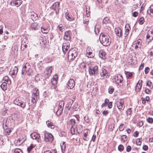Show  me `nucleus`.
Here are the masks:
<instances>
[{
  "mask_svg": "<svg viewBox=\"0 0 153 153\" xmlns=\"http://www.w3.org/2000/svg\"><path fill=\"white\" fill-rule=\"evenodd\" d=\"M100 43L104 46H109L111 43V39L106 33H102L100 34Z\"/></svg>",
  "mask_w": 153,
  "mask_h": 153,
  "instance_id": "nucleus-1",
  "label": "nucleus"
},
{
  "mask_svg": "<svg viewBox=\"0 0 153 153\" xmlns=\"http://www.w3.org/2000/svg\"><path fill=\"white\" fill-rule=\"evenodd\" d=\"M33 74V71L29 64L26 63L23 67L22 71L21 74L23 76H25L27 75L29 76H31Z\"/></svg>",
  "mask_w": 153,
  "mask_h": 153,
  "instance_id": "nucleus-2",
  "label": "nucleus"
},
{
  "mask_svg": "<svg viewBox=\"0 0 153 153\" xmlns=\"http://www.w3.org/2000/svg\"><path fill=\"white\" fill-rule=\"evenodd\" d=\"M13 102L15 104L20 106L23 109L25 107L26 102L24 100L23 98L22 97L16 99L14 100Z\"/></svg>",
  "mask_w": 153,
  "mask_h": 153,
  "instance_id": "nucleus-3",
  "label": "nucleus"
},
{
  "mask_svg": "<svg viewBox=\"0 0 153 153\" xmlns=\"http://www.w3.org/2000/svg\"><path fill=\"white\" fill-rule=\"evenodd\" d=\"M39 99V93L38 89L36 88H35L32 95L31 102L33 103L36 104Z\"/></svg>",
  "mask_w": 153,
  "mask_h": 153,
  "instance_id": "nucleus-4",
  "label": "nucleus"
},
{
  "mask_svg": "<svg viewBox=\"0 0 153 153\" xmlns=\"http://www.w3.org/2000/svg\"><path fill=\"white\" fill-rule=\"evenodd\" d=\"M116 104L118 110L122 112L123 111L125 106L124 105V101L122 99H120V101L117 102Z\"/></svg>",
  "mask_w": 153,
  "mask_h": 153,
  "instance_id": "nucleus-5",
  "label": "nucleus"
},
{
  "mask_svg": "<svg viewBox=\"0 0 153 153\" xmlns=\"http://www.w3.org/2000/svg\"><path fill=\"white\" fill-rule=\"evenodd\" d=\"M44 140L46 142H52L53 140V137L51 133L45 131L44 133Z\"/></svg>",
  "mask_w": 153,
  "mask_h": 153,
  "instance_id": "nucleus-6",
  "label": "nucleus"
},
{
  "mask_svg": "<svg viewBox=\"0 0 153 153\" xmlns=\"http://www.w3.org/2000/svg\"><path fill=\"white\" fill-rule=\"evenodd\" d=\"M77 51V50L76 48H73L70 50L68 53V57L71 56V59H74L75 58L78 54Z\"/></svg>",
  "mask_w": 153,
  "mask_h": 153,
  "instance_id": "nucleus-7",
  "label": "nucleus"
},
{
  "mask_svg": "<svg viewBox=\"0 0 153 153\" xmlns=\"http://www.w3.org/2000/svg\"><path fill=\"white\" fill-rule=\"evenodd\" d=\"M64 104L65 102L63 101L59 102L58 105V108L56 112L57 115L59 116L61 114L62 112Z\"/></svg>",
  "mask_w": 153,
  "mask_h": 153,
  "instance_id": "nucleus-8",
  "label": "nucleus"
},
{
  "mask_svg": "<svg viewBox=\"0 0 153 153\" xmlns=\"http://www.w3.org/2000/svg\"><path fill=\"white\" fill-rule=\"evenodd\" d=\"M98 67L97 66H90L89 68V72L91 75H94L97 74L98 73Z\"/></svg>",
  "mask_w": 153,
  "mask_h": 153,
  "instance_id": "nucleus-9",
  "label": "nucleus"
},
{
  "mask_svg": "<svg viewBox=\"0 0 153 153\" xmlns=\"http://www.w3.org/2000/svg\"><path fill=\"white\" fill-rule=\"evenodd\" d=\"M50 8L55 11L56 13L57 14L59 12V3L56 2L53 4Z\"/></svg>",
  "mask_w": 153,
  "mask_h": 153,
  "instance_id": "nucleus-10",
  "label": "nucleus"
},
{
  "mask_svg": "<svg viewBox=\"0 0 153 153\" xmlns=\"http://www.w3.org/2000/svg\"><path fill=\"white\" fill-rule=\"evenodd\" d=\"M147 40H149L148 42H151L153 39V29H152L149 30L147 35L146 36Z\"/></svg>",
  "mask_w": 153,
  "mask_h": 153,
  "instance_id": "nucleus-11",
  "label": "nucleus"
},
{
  "mask_svg": "<svg viewBox=\"0 0 153 153\" xmlns=\"http://www.w3.org/2000/svg\"><path fill=\"white\" fill-rule=\"evenodd\" d=\"M69 42L68 41H65L63 43L62 46V49L64 53H66L69 47Z\"/></svg>",
  "mask_w": 153,
  "mask_h": 153,
  "instance_id": "nucleus-12",
  "label": "nucleus"
},
{
  "mask_svg": "<svg viewBox=\"0 0 153 153\" xmlns=\"http://www.w3.org/2000/svg\"><path fill=\"white\" fill-rule=\"evenodd\" d=\"M67 88L70 89L73 88L75 85V82L74 80L72 79H69L67 83Z\"/></svg>",
  "mask_w": 153,
  "mask_h": 153,
  "instance_id": "nucleus-13",
  "label": "nucleus"
},
{
  "mask_svg": "<svg viewBox=\"0 0 153 153\" xmlns=\"http://www.w3.org/2000/svg\"><path fill=\"white\" fill-rule=\"evenodd\" d=\"M52 67L51 66H48L46 68V71L45 72V77L46 78H48L51 75L52 72Z\"/></svg>",
  "mask_w": 153,
  "mask_h": 153,
  "instance_id": "nucleus-14",
  "label": "nucleus"
},
{
  "mask_svg": "<svg viewBox=\"0 0 153 153\" xmlns=\"http://www.w3.org/2000/svg\"><path fill=\"white\" fill-rule=\"evenodd\" d=\"M114 79L117 84L121 83L123 80L122 76L120 74H117L115 76Z\"/></svg>",
  "mask_w": 153,
  "mask_h": 153,
  "instance_id": "nucleus-15",
  "label": "nucleus"
},
{
  "mask_svg": "<svg viewBox=\"0 0 153 153\" xmlns=\"http://www.w3.org/2000/svg\"><path fill=\"white\" fill-rule=\"evenodd\" d=\"M108 73L107 72L106 70L104 68H102L100 72L101 78L100 79H103L107 77Z\"/></svg>",
  "mask_w": 153,
  "mask_h": 153,
  "instance_id": "nucleus-16",
  "label": "nucleus"
},
{
  "mask_svg": "<svg viewBox=\"0 0 153 153\" xmlns=\"http://www.w3.org/2000/svg\"><path fill=\"white\" fill-rule=\"evenodd\" d=\"M71 33V31L70 30L66 31L65 33V34L64 36V39L67 41L71 39L70 34Z\"/></svg>",
  "mask_w": 153,
  "mask_h": 153,
  "instance_id": "nucleus-17",
  "label": "nucleus"
},
{
  "mask_svg": "<svg viewBox=\"0 0 153 153\" xmlns=\"http://www.w3.org/2000/svg\"><path fill=\"white\" fill-rule=\"evenodd\" d=\"M115 33L116 35L119 37H121L122 36L123 33L122 30L120 27H117L114 29Z\"/></svg>",
  "mask_w": 153,
  "mask_h": 153,
  "instance_id": "nucleus-18",
  "label": "nucleus"
},
{
  "mask_svg": "<svg viewBox=\"0 0 153 153\" xmlns=\"http://www.w3.org/2000/svg\"><path fill=\"white\" fill-rule=\"evenodd\" d=\"M22 1L21 0H17L16 1H13L10 3V4L11 5L16 6L17 7L19 6L22 3Z\"/></svg>",
  "mask_w": 153,
  "mask_h": 153,
  "instance_id": "nucleus-19",
  "label": "nucleus"
},
{
  "mask_svg": "<svg viewBox=\"0 0 153 153\" xmlns=\"http://www.w3.org/2000/svg\"><path fill=\"white\" fill-rule=\"evenodd\" d=\"M18 68L16 67H14V68L11 69L10 71V74L13 77L15 76L18 72Z\"/></svg>",
  "mask_w": 153,
  "mask_h": 153,
  "instance_id": "nucleus-20",
  "label": "nucleus"
},
{
  "mask_svg": "<svg viewBox=\"0 0 153 153\" xmlns=\"http://www.w3.org/2000/svg\"><path fill=\"white\" fill-rule=\"evenodd\" d=\"M30 136L33 139H35L39 142L38 140L39 138L40 137L39 134L36 132H33L30 134Z\"/></svg>",
  "mask_w": 153,
  "mask_h": 153,
  "instance_id": "nucleus-21",
  "label": "nucleus"
},
{
  "mask_svg": "<svg viewBox=\"0 0 153 153\" xmlns=\"http://www.w3.org/2000/svg\"><path fill=\"white\" fill-rule=\"evenodd\" d=\"M130 29V27L129 25H126L125 27V33L124 34L125 37H126L128 34Z\"/></svg>",
  "mask_w": 153,
  "mask_h": 153,
  "instance_id": "nucleus-22",
  "label": "nucleus"
},
{
  "mask_svg": "<svg viewBox=\"0 0 153 153\" xmlns=\"http://www.w3.org/2000/svg\"><path fill=\"white\" fill-rule=\"evenodd\" d=\"M142 80H141L140 81L139 80L137 83L136 86L135 90L136 91L139 92L140 91L142 87Z\"/></svg>",
  "mask_w": 153,
  "mask_h": 153,
  "instance_id": "nucleus-23",
  "label": "nucleus"
},
{
  "mask_svg": "<svg viewBox=\"0 0 153 153\" xmlns=\"http://www.w3.org/2000/svg\"><path fill=\"white\" fill-rule=\"evenodd\" d=\"M19 117V115L17 114L13 113L11 115L10 117L11 119H12L13 121H17L18 120Z\"/></svg>",
  "mask_w": 153,
  "mask_h": 153,
  "instance_id": "nucleus-24",
  "label": "nucleus"
},
{
  "mask_svg": "<svg viewBox=\"0 0 153 153\" xmlns=\"http://www.w3.org/2000/svg\"><path fill=\"white\" fill-rule=\"evenodd\" d=\"M133 45L135 44V48L136 49H137L139 48H140V46L142 44V41L140 39H139L136 42H135L133 43Z\"/></svg>",
  "mask_w": 153,
  "mask_h": 153,
  "instance_id": "nucleus-25",
  "label": "nucleus"
},
{
  "mask_svg": "<svg viewBox=\"0 0 153 153\" xmlns=\"http://www.w3.org/2000/svg\"><path fill=\"white\" fill-rule=\"evenodd\" d=\"M30 27L32 29L34 30H38L39 28V26L38 23L36 22H34L31 24Z\"/></svg>",
  "mask_w": 153,
  "mask_h": 153,
  "instance_id": "nucleus-26",
  "label": "nucleus"
},
{
  "mask_svg": "<svg viewBox=\"0 0 153 153\" xmlns=\"http://www.w3.org/2000/svg\"><path fill=\"white\" fill-rule=\"evenodd\" d=\"M106 53L105 52L102 50H101L100 51L99 53V56L102 59H106L105 58Z\"/></svg>",
  "mask_w": 153,
  "mask_h": 153,
  "instance_id": "nucleus-27",
  "label": "nucleus"
},
{
  "mask_svg": "<svg viewBox=\"0 0 153 153\" xmlns=\"http://www.w3.org/2000/svg\"><path fill=\"white\" fill-rule=\"evenodd\" d=\"M30 18L33 21L37 20L38 19L37 15L34 12L31 13Z\"/></svg>",
  "mask_w": 153,
  "mask_h": 153,
  "instance_id": "nucleus-28",
  "label": "nucleus"
},
{
  "mask_svg": "<svg viewBox=\"0 0 153 153\" xmlns=\"http://www.w3.org/2000/svg\"><path fill=\"white\" fill-rule=\"evenodd\" d=\"M46 124L47 126L50 128L53 129L54 128L55 126L54 125L53 123L50 120H48L46 121Z\"/></svg>",
  "mask_w": 153,
  "mask_h": 153,
  "instance_id": "nucleus-29",
  "label": "nucleus"
},
{
  "mask_svg": "<svg viewBox=\"0 0 153 153\" xmlns=\"http://www.w3.org/2000/svg\"><path fill=\"white\" fill-rule=\"evenodd\" d=\"M9 121H7V119H4L3 122V128H4V127L5 128L9 127Z\"/></svg>",
  "mask_w": 153,
  "mask_h": 153,
  "instance_id": "nucleus-30",
  "label": "nucleus"
},
{
  "mask_svg": "<svg viewBox=\"0 0 153 153\" xmlns=\"http://www.w3.org/2000/svg\"><path fill=\"white\" fill-rule=\"evenodd\" d=\"M82 128L81 126L80 125H76V133L78 134L82 131Z\"/></svg>",
  "mask_w": 153,
  "mask_h": 153,
  "instance_id": "nucleus-31",
  "label": "nucleus"
},
{
  "mask_svg": "<svg viewBox=\"0 0 153 153\" xmlns=\"http://www.w3.org/2000/svg\"><path fill=\"white\" fill-rule=\"evenodd\" d=\"M68 124L69 125V126L71 127H74L75 124V120L74 119H71Z\"/></svg>",
  "mask_w": 153,
  "mask_h": 153,
  "instance_id": "nucleus-32",
  "label": "nucleus"
},
{
  "mask_svg": "<svg viewBox=\"0 0 153 153\" xmlns=\"http://www.w3.org/2000/svg\"><path fill=\"white\" fill-rule=\"evenodd\" d=\"M4 130V133L7 135H9L11 132V129L9 128V127L5 128L4 127L3 128Z\"/></svg>",
  "mask_w": 153,
  "mask_h": 153,
  "instance_id": "nucleus-33",
  "label": "nucleus"
},
{
  "mask_svg": "<svg viewBox=\"0 0 153 153\" xmlns=\"http://www.w3.org/2000/svg\"><path fill=\"white\" fill-rule=\"evenodd\" d=\"M80 68L82 71L85 70L86 64L84 62L81 63L79 65Z\"/></svg>",
  "mask_w": 153,
  "mask_h": 153,
  "instance_id": "nucleus-34",
  "label": "nucleus"
},
{
  "mask_svg": "<svg viewBox=\"0 0 153 153\" xmlns=\"http://www.w3.org/2000/svg\"><path fill=\"white\" fill-rule=\"evenodd\" d=\"M1 89L4 91H5L7 89V84L5 82H3L0 86Z\"/></svg>",
  "mask_w": 153,
  "mask_h": 153,
  "instance_id": "nucleus-35",
  "label": "nucleus"
},
{
  "mask_svg": "<svg viewBox=\"0 0 153 153\" xmlns=\"http://www.w3.org/2000/svg\"><path fill=\"white\" fill-rule=\"evenodd\" d=\"M110 22V20H109V18L107 17L105 18L102 21L103 23V24H105V25L109 23Z\"/></svg>",
  "mask_w": 153,
  "mask_h": 153,
  "instance_id": "nucleus-36",
  "label": "nucleus"
},
{
  "mask_svg": "<svg viewBox=\"0 0 153 153\" xmlns=\"http://www.w3.org/2000/svg\"><path fill=\"white\" fill-rule=\"evenodd\" d=\"M86 56L89 58H93L94 56V54L93 51L88 52V53H86Z\"/></svg>",
  "mask_w": 153,
  "mask_h": 153,
  "instance_id": "nucleus-37",
  "label": "nucleus"
},
{
  "mask_svg": "<svg viewBox=\"0 0 153 153\" xmlns=\"http://www.w3.org/2000/svg\"><path fill=\"white\" fill-rule=\"evenodd\" d=\"M65 17L69 21H72L74 20V18L73 17H70L68 16V12H66L65 14Z\"/></svg>",
  "mask_w": 153,
  "mask_h": 153,
  "instance_id": "nucleus-38",
  "label": "nucleus"
},
{
  "mask_svg": "<svg viewBox=\"0 0 153 153\" xmlns=\"http://www.w3.org/2000/svg\"><path fill=\"white\" fill-rule=\"evenodd\" d=\"M125 74L126 75V77H128V79H131L132 78V73L125 71Z\"/></svg>",
  "mask_w": 153,
  "mask_h": 153,
  "instance_id": "nucleus-39",
  "label": "nucleus"
},
{
  "mask_svg": "<svg viewBox=\"0 0 153 153\" xmlns=\"http://www.w3.org/2000/svg\"><path fill=\"white\" fill-rule=\"evenodd\" d=\"M60 146L62 152L64 153V152L65 151V142H63L62 144H61Z\"/></svg>",
  "mask_w": 153,
  "mask_h": 153,
  "instance_id": "nucleus-40",
  "label": "nucleus"
},
{
  "mask_svg": "<svg viewBox=\"0 0 153 153\" xmlns=\"http://www.w3.org/2000/svg\"><path fill=\"white\" fill-rule=\"evenodd\" d=\"M71 127V132L72 134H76V128H75L74 127Z\"/></svg>",
  "mask_w": 153,
  "mask_h": 153,
  "instance_id": "nucleus-41",
  "label": "nucleus"
},
{
  "mask_svg": "<svg viewBox=\"0 0 153 153\" xmlns=\"http://www.w3.org/2000/svg\"><path fill=\"white\" fill-rule=\"evenodd\" d=\"M146 85L149 86L151 88H153V85L152 82L150 81H148L146 82Z\"/></svg>",
  "mask_w": 153,
  "mask_h": 153,
  "instance_id": "nucleus-42",
  "label": "nucleus"
},
{
  "mask_svg": "<svg viewBox=\"0 0 153 153\" xmlns=\"http://www.w3.org/2000/svg\"><path fill=\"white\" fill-rule=\"evenodd\" d=\"M58 28L59 30L61 32H63L65 29L64 26L62 24L59 25L58 27Z\"/></svg>",
  "mask_w": 153,
  "mask_h": 153,
  "instance_id": "nucleus-43",
  "label": "nucleus"
},
{
  "mask_svg": "<svg viewBox=\"0 0 153 153\" xmlns=\"http://www.w3.org/2000/svg\"><path fill=\"white\" fill-rule=\"evenodd\" d=\"M41 30L43 33H47L48 32V29L45 27H41Z\"/></svg>",
  "mask_w": 153,
  "mask_h": 153,
  "instance_id": "nucleus-44",
  "label": "nucleus"
},
{
  "mask_svg": "<svg viewBox=\"0 0 153 153\" xmlns=\"http://www.w3.org/2000/svg\"><path fill=\"white\" fill-rule=\"evenodd\" d=\"M144 19L143 17L140 18L138 20V22L140 25H142L144 22Z\"/></svg>",
  "mask_w": 153,
  "mask_h": 153,
  "instance_id": "nucleus-45",
  "label": "nucleus"
},
{
  "mask_svg": "<svg viewBox=\"0 0 153 153\" xmlns=\"http://www.w3.org/2000/svg\"><path fill=\"white\" fill-rule=\"evenodd\" d=\"M131 108H129L127 109V110L126 111V115L128 116V115H131Z\"/></svg>",
  "mask_w": 153,
  "mask_h": 153,
  "instance_id": "nucleus-46",
  "label": "nucleus"
},
{
  "mask_svg": "<svg viewBox=\"0 0 153 153\" xmlns=\"http://www.w3.org/2000/svg\"><path fill=\"white\" fill-rule=\"evenodd\" d=\"M25 141V140H23L22 141L21 139L19 138L18 140H17L16 144L18 145H20L22 143Z\"/></svg>",
  "mask_w": 153,
  "mask_h": 153,
  "instance_id": "nucleus-47",
  "label": "nucleus"
},
{
  "mask_svg": "<svg viewBox=\"0 0 153 153\" xmlns=\"http://www.w3.org/2000/svg\"><path fill=\"white\" fill-rule=\"evenodd\" d=\"M146 121L152 124L153 123V118L152 117H149L146 119Z\"/></svg>",
  "mask_w": 153,
  "mask_h": 153,
  "instance_id": "nucleus-48",
  "label": "nucleus"
},
{
  "mask_svg": "<svg viewBox=\"0 0 153 153\" xmlns=\"http://www.w3.org/2000/svg\"><path fill=\"white\" fill-rule=\"evenodd\" d=\"M124 149V146L122 145H120L118 146V150L120 152H122L123 150Z\"/></svg>",
  "mask_w": 153,
  "mask_h": 153,
  "instance_id": "nucleus-49",
  "label": "nucleus"
},
{
  "mask_svg": "<svg viewBox=\"0 0 153 153\" xmlns=\"http://www.w3.org/2000/svg\"><path fill=\"white\" fill-rule=\"evenodd\" d=\"M14 152L15 153H22V151L20 149H16L14 150Z\"/></svg>",
  "mask_w": 153,
  "mask_h": 153,
  "instance_id": "nucleus-50",
  "label": "nucleus"
},
{
  "mask_svg": "<svg viewBox=\"0 0 153 153\" xmlns=\"http://www.w3.org/2000/svg\"><path fill=\"white\" fill-rule=\"evenodd\" d=\"M127 136L125 135H123L121 136V140L124 142L127 140Z\"/></svg>",
  "mask_w": 153,
  "mask_h": 153,
  "instance_id": "nucleus-51",
  "label": "nucleus"
},
{
  "mask_svg": "<svg viewBox=\"0 0 153 153\" xmlns=\"http://www.w3.org/2000/svg\"><path fill=\"white\" fill-rule=\"evenodd\" d=\"M119 130L120 131H123L125 128L124 125L123 124H121L119 127Z\"/></svg>",
  "mask_w": 153,
  "mask_h": 153,
  "instance_id": "nucleus-52",
  "label": "nucleus"
},
{
  "mask_svg": "<svg viewBox=\"0 0 153 153\" xmlns=\"http://www.w3.org/2000/svg\"><path fill=\"white\" fill-rule=\"evenodd\" d=\"M73 103V101L72 100L70 99L69 100V104L68 106V107H70L69 108H68L69 110L70 109V108H71V105Z\"/></svg>",
  "mask_w": 153,
  "mask_h": 153,
  "instance_id": "nucleus-53",
  "label": "nucleus"
},
{
  "mask_svg": "<svg viewBox=\"0 0 153 153\" xmlns=\"http://www.w3.org/2000/svg\"><path fill=\"white\" fill-rule=\"evenodd\" d=\"M114 89L112 87H110L108 88V92L110 94H112L114 91Z\"/></svg>",
  "mask_w": 153,
  "mask_h": 153,
  "instance_id": "nucleus-54",
  "label": "nucleus"
},
{
  "mask_svg": "<svg viewBox=\"0 0 153 153\" xmlns=\"http://www.w3.org/2000/svg\"><path fill=\"white\" fill-rule=\"evenodd\" d=\"M33 148V145L32 144H31L30 146L27 148V151L28 152H30L31 150Z\"/></svg>",
  "mask_w": 153,
  "mask_h": 153,
  "instance_id": "nucleus-55",
  "label": "nucleus"
},
{
  "mask_svg": "<svg viewBox=\"0 0 153 153\" xmlns=\"http://www.w3.org/2000/svg\"><path fill=\"white\" fill-rule=\"evenodd\" d=\"M149 10H150V13L153 14V5H152L150 6V7H149V9L147 11H148Z\"/></svg>",
  "mask_w": 153,
  "mask_h": 153,
  "instance_id": "nucleus-56",
  "label": "nucleus"
},
{
  "mask_svg": "<svg viewBox=\"0 0 153 153\" xmlns=\"http://www.w3.org/2000/svg\"><path fill=\"white\" fill-rule=\"evenodd\" d=\"M143 124V123L142 121H139L137 124V126L139 127L142 126Z\"/></svg>",
  "mask_w": 153,
  "mask_h": 153,
  "instance_id": "nucleus-57",
  "label": "nucleus"
},
{
  "mask_svg": "<svg viewBox=\"0 0 153 153\" xmlns=\"http://www.w3.org/2000/svg\"><path fill=\"white\" fill-rule=\"evenodd\" d=\"M140 139H137L136 141V143L137 145L140 146L141 144V142L140 141Z\"/></svg>",
  "mask_w": 153,
  "mask_h": 153,
  "instance_id": "nucleus-58",
  "label": "nucleus"
},
{
  "mask_svg": "<svg viewBox=\"0 0 153 153\" xmlns=\"http://www.w3.org/2000/svg\"><path fill=\"white\" fill-rule=\"evenodd\" d=\"M57 80L54 79H51V82H52V83L53 85H55L57 83Z\"/></svg>",
  "mask_w": 153,
  "mask_h": 153,
  "instance_id": "nucleus-59",
  "label": "nucleus"
},
{
  "mask_svg": "<svg viewBox=\"0 0 153 153\" xmlns=\"http://www.w3.org/2000/svg\"><path fill=\"white\" fill-rule=\"evenodd\" d=\"M131 146L129 145L128 146H127L126 148V150L127 152H129L131 151Z\"/></svg>",
  "mask_w": 153,
  "mask_h": 153,
  "instance_id": "nucleus-60",
  "label": "nucleus"
},
{
  "mask_svg": "<svg viewBox=\"0 0 153 153\" xmlns=\"http://www.w3.org/2000/svg\"><path fill=\"white\" fill-rule=\"evenodd\" d=\"M49 94V92L48 91H45L43 94V95L45 97H46L47 96H48V94Z\"/></svg>",
  "mask_w": 153,
  "mask_h": 153,
  "instance_id": "nucleus-61",
  "label": "nucleus"
},
{
  "mask_svg": "<svg viewBox=\"0 0 153 153\" xmlns=\"http://www.w3.org/2000/svg\"><path fill=\"white\" fill-rule=\"evenodd\" d=\"M149 71V68L148 67H146L145 69V73L146 74L148 73Z\"/></svg>",
  "mask_w": 153,
  "mask_h": 153,
  "instance_id": "nucleus-62",
  "label": "nucleus"
},
{
  "mask_svg": "<svg viewBox=\"0 0 153 153\" xmlns=\"http://www.w3.org/2000/svg\"><path fill=\"white\" fill-rule=\"evenodd\" d=\"M139 134V132L138 131H136L135 132H134L133 135L134 137H137L138 136Z\"/></svg>",
  "mask_w": 153,
  "mask_h": 153,
  "instance_id": "nucleus-63",
  "label": "nucleus"
},
{
  "mask_svg": "<svg viewBox=\"0 0 153 153\" xmlns=\"http://www.w3.org/2000/svg\"><path fill=\"white\" fill-rule=\"evenodd\" d=\"M138 14V13L137 12H134L132 14V15L133 17H137Z\"/></svg>",
  "mask_w": 153,
  "mask_h": 153,
  "instance_id": "nucleus-64",
  "label": "nucleus"
}]
</instances>
